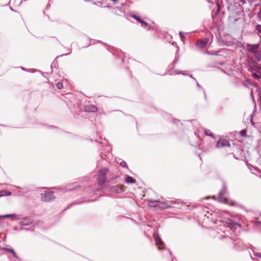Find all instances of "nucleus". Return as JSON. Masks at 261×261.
Returning a JSON list of instances; mask_svg holds the SVG:
<instances>
[{
    "label": "nucleus",
    "mask_w": 261,
    "mask_h": 261,
    "mask_svg": "<svg viewBox=\"0 0 261 261\" xmlns=\"http://www.w3.org/2000/svg\"><path fill=\"white\" fill-rule=\"evenodd\" d=\"M107 168H103L100 170L98 173V184L102 185L106 180V174L108 172Z\"/></svg>",
    "instance_id": "f257e3e1"
},
{
    "label": "nucleus",
    "mask_w": 261,
    "mask_h": 261,
    "mask_svg": "<svg viewBox=\"0 0 261 261\" xmlns=\"http://www.w3.org/2000/svg\"><path fill=\"white\" fill-rule=\"evenodd\" d=\"M41 199L43 202H49L55 198L53 191H45L40 194Z\"/></svg>",
    "instance_id": "f03ea898"
},
{
    "label": "nucleus",
    "mask_w": 261,
    "mask_h": 261,
    "mask_svg": "<svg viewBox=\"0 0 261 261\" xmlns=\"http://www.w3.org/2000/svg\"><path fill=\"white\" fill-rule=\"evenodd\" d=\"M259 44H251L247 43L246 45V48L247 51L251 53H255L256 51L259 50Z\"/></svg>",
    "instance_id": "7ed1b4c3"
},
{
    "label": "nucleus",
    "mask_w": 261,
    "mask_h": 261,
    "mask_svg": "<svg viewBox=\"0 0 261 261\" xmlns=\"http://www.w3.org/2000/svg\"><path fill=\"white\" fill-rule=\"evenodd\" d=\"M230 146L229 141L225 138H220L217 143V147H229Z\"/></svg>",
    "instance_id": "20e7f679"
},
{
    "label": "nucleus",
    "mask_w": 261,
    "mask_h": 261,
    "mask_svg": "<svg viewBox=\"0 0 261 261\" xmlns=\"http://www.w3.org/2000/svg\"><path fill=\"white\" fill-rule=\"evenodd\" d=\"M208 42V39L205 38L203 40H198L196 44L198 47L202 48L207 44Z\"/></svg>",
    "instance_id": "39448f33"
},
{
    "label": "nucleus",
    "mask_w": 261,
    "mask_h": 261,
    "mask_svg": "<svg viewBox=\"0 0 261 261\" xmlns=\"http://www.w3.org/2000/svg\"><path fill=\"white\" fill-rule=\"evenodd\" d=\"M32 223L31 219L28 218H24L19 222V224L21 225H29Z\"/></svg>",
    "instance_id": "423d86ee"
},
{
    "label": "nucleus",
    "mask_w": 261,
    "mask_h": 261,
    "mask_svg": "<svg viewBox=\"0 0 261 261\" xmlns=\"http://www.w3.org/2000/svg\"><path fill=\"white\" fill-rule=\"evenodd\" d=\"M154 240H155L156 245L159 246V248L160 249H161V248L160 246L163 245V241H162L160 237L158 235L154 234Z\"/></svg>",
    "instance_id": "0eeeda50"
},
{
    "label": "nucleus",
    "mask_w": 261,
    "mask_h": 261,
    "mask_svg": "<svg viewBox=\"0 0 261 261\" xmlns=\"http://www.w3.org/2000/svg\"><path fill=\"white\" fill-rule=\"evenodd\" d=\"M253 55L255 60L259 62L261 60V49L256 51L255 53H253Z\"/></svg>",
    "instance_id": "6e6552de"
},
{
    "label": "nucleus",
    "mask_w": 261,
    "mask_h": 261,
    "mask_svg": "<svg viewBox=\"0 0 261 261\" xmlns=\"http://www.w3.org/2000/svg\"><path fill=\"white\" fill-rule=\"evenodd\" d=\"M132 17L138 21L140 23L144 24L145 27L147 25V23L142 20L139 16H136V15H133Z\"/></svg>",
    "instance_id": "1a4fd4ad"
},
{
    "label": "nucleus",
    "mask_w": 261,
    "mask_h": 261,
    "mask_svg": "<svg viewBox=\"0 0 261 261\" xmlns=\"http://www.w3.org/2000/svg\"><path fill=\"white\" fill-rule=\"evenodd\" d=\"M235 225H237V226H239V227H241V226H242V225H241V224H240V223H237V222H233V221H231V222H230V223H229V224L228 225V226L230 229H232V228L234 227V226Z\"/></svg>",
    "instance_id": "9d476101"
},
{
    "label": "nucleus",
    "mask_w": 261,
    "mask_h": 261,
    "mask_svg": "<svg viewBox=\"0 0 261 261\" xmlns=\"http://www.w3.org/2000/svg\"><path fill=\"white\" fill-rule=\"evenodd\" d=\"M125 181L127 183L134 184L136 182V180L130 176H127L125 179Z\"/></svg>",
    "instance_id": "9b49d317"
},
{
    "label": "nucleus",
    "mask_w": 261,
    "mask_h": 261,
    "mask_svg": "<svg viewBox=\"0 0 261 261\" xmlns=\"http://www.w3.org/2000/svg\"><path fill=\"white\" fill-rule=\"evenodd\" d=\"M5 249H6V250H7V251H9V252H10L11 253H12L13 256L14 257H15V258L17 257L16 254V253H15V251H14V250L13 249H9V248H6Z\"/></svg>",
    "instance_id": "f8f14e48"
},
{
    "label": "nucleus",
    "mask_w": 261,
    "mask_h": 261,
    "mask_svg": "<svg viewBox=\"0 0 261 261\" xmlns=\"http://www.w3.org/2000/svg\"><path fill=\"white\" fill-rule=\"evenodd\" d=\"M88 108V110L91 112H95L97 110V108L93 106H89Z\"/></svg>",
    "instance_id": "ddd939ff"
},
{
    "label": "nucleus",
    "mask_w": 261,
    "mask_h": 261,
    "mask_svg": "<svg viewBox=\"0 0 261 261\" xmlns=\"http://www.w3.org/2000/svg\"><path fill=\"white\" fill-rule=\"evenodd\" d=\"M256 30L258 31L259 33L260 34V35H259V37H261V25H257L256 27Z\"/></svg>",
    "instance_id": "4468645a"
},
{
    "label": "nucleus",
    "mask_w": 261,
    "mask_h": 261,
    "mask_svg": "<svg viewBox=\"0 0 261 261\" xmlns=\"http://www.w3.org/2000/svg\"><path fill=\"white\" fill-rule=\"evenodd\" d=\"M254 68H253V70H254L256 72H259L260 70V68L257 66V63H254Z\"/></svg>",
    "instance_id": "2eb2a0df"
},
{
    "label": "nucleus",
    "mask_w": 261,
    "mask_h": 261,
    "mask_svg": "<svg viewBox=\"0 0 261 261\" xmlns=\"http://www.w3.org/2000/svg\"><path fill=\"white\" fill-rule=\"evenodd\" d=\"M252 76L255 79H258L260 76V75H258L257 73H252Z\"/></svg>",
    "instance_id": "dca6fc26"
},
{
    "label": "nucleus",
    "mask_w": 261,
    "mask_h": 261,
    "mask_svg": "<svg viewBox=\"0 0 261 261\" xmlns=\"http://www.w3.org/2000/svg\"><path fill=\"white\" fill-rule=\"evenodd\" d=\"M205 134L207 136H213V133L210 130H205Z\"/></svg>",
    "instance_id": "f3484780"
},
{
    "label": "nucleus",
    "mask_w": 261,
    "mask_h": 261,
    "mask_svg": "<svg viewBox=\"0 0 261 261\" xmlns=\"http://www.w3.org/2000/svg\"><path fill=\"white\" fill-rule=\"evenodd\" d=\"M57 86V87L59 89H62V88L63 87V84L62 83H60V82H59L56 85Z\"/></svg>",
    "instance_id": "a211bd4d"
},
{
    "label": "nucleus",
    "mask_w": 261,
    "mask_h": 261,
    "mask_svg": "<svg viewBox=\"0 0 261 261\" xmlns=\"http://www.w3.org/2000/svg\"><path fill=\"white\" fill-rule=\"evenodd\" d=\"M240 134L241 136L244 137L246 135V131L245 130H242L240 132Z\"/></svg>",
    "instance_id": "6ab92c4d"
},
{
    "label": "nucleus",
    "mask_w": 261,
    "mask_h": 261,
    "mask_svg": "<svg viewBox=\"0 0 261 261\" xmlns=\"http://www.w3.org/2000/svg\"><path fill=\"white\" fill-rule=\"evenodd\" d=\"M12 216H13V215H4V216H0V217L8 218V217H10Z\"/></svg>",
    "instance_id": "aec40b11"
},
{
    "label": "nucleus",
    "mask_w": 261,
    "mask_h": 261,
    "mask_svg": "<svg viewBox=\"0 0 261 261\" xmlns=\"http://www.w3.org/2000/svg\"><path fill=\"white\" fill-rule=\"evenodd\" d=\"M120 165L122 166V167H126V164L125 162L123 161V162H121L120 163Z\"/></svg>",
    "instance_id": "412c9836"
},
{
    "label": "nucleus",
    "mask_w": 261,
    "mask_h": 261,
    "mask_svg": "<svg viewBox=\"0 0 261 261\" xmlns=\"http://www.w3.org/2000/svg\"><path fill=\"white\" fill-rule=\"evenodd\" d=\"M5 193H6L5 191H0V197L5 195V194H4Z\"/></svg>",
    "instance_id": "4be33fe9"
},
{
    "label": "nucleus",
    "mask_w": 261,
    "mask_h": 261,
    "mask_svg": "<svg viewBox=\"0 0 261 261\" xmlns=\"http://www.w3.org/2000/svg\"><path fill=\"white\" fill-rule=\"evenodd\" d=\"M5 195L9 196L11 195V192L10 191H6V193H5Z\"/></svg>",
    "instance_id": "5701e85b"
},
{
    "label": "nucleus",
    "mask_w": 261,
    "mask_h": 261,
    "mask_svg": "<svg viewBox=\"0 0 261 261\" xmlns=\"http://www.w3.org/2000/svg\"><path fill=\"white\" fill-rule=\"evenodd\" d=\"M257 16L258 18H259L261 19V9H260L259 12L257 14Z\"/></svg>",
    "instance_id": "b1692460"
},
{
    "label": "nucleus",
    "mask_w": 261,
    "mask_h": 261,
    "mask_svg": "<svg viewBox=\"0 0 261 261\" xmlns=\"http://www.w3.org/2000/svg\"><path fill=\"white\" fill-rule=\"evenodd\" d=\"M224 193V191H221L220 193V194L222 195Z\"/></svg>",
    "instance_id": "393cba45"
},
{
    "label": "nucleus",
    "mask_w": 261,
    "mask_h": 261,
    "mask_svg": "<svg viewBox=\"0 0 261 261\" xmlns=\"http://www.w3.org/2000/svg\"><path fill=\"white\" fill-rule=\"evenodd\" d=\"M112 1H113V2L115 3L117 1V0H111Z\"/></svg>",
    "instance_id": "a878e982"
},
{
    "label": "nucleus",
    "mask_w": 261,
    "mask_h": 261,
    "mask_svg": "<svg viewBox=\"0 0 261 261\" xmlns=\"http://www.w3.org/2000/svg\"><path fill=\"white\" fill-rule=\"evenodd\" d=\"M259 100H260V103H261V96H260V97H259Z\"/></svg>",
    "instance_id": "bb28decb"
},
{
    "label": "nucleus",
    "mask_w": 261,
    "mask_h": 261,
    "mask_svg": "<svg viewBox=\"0 0 261 261\" xmlns=\"http://www.w3.org/2000/svg\"><path fill=\"white\" fill-rule=\"evenodd\" d=\"M258 257L261 258V254H260L259 255H258Z\"/></svg>",
    "instance_id": "cd10ccee"
},
{
    "label": "nucleus",
    "mask_w": 261,
    "mask_h": 261,
    "mask_svg": "<svg viewBox=\"0 0 261 261\" xmlns=\"http://www.w3.org/2000/svg\"><path fill=\"white\" fill-rule=\"evenodd\" d=\"M113 188L116 189L117 187H113Z\"/></svg>",
    "instance_id": "c85d7f7f"
},
{
    "label": "nucleus",
    "mask_w": 261,
    "mask_h": 261,
    "mask_svg": "<svg viewBox=\"0 0 261 261\" xmlns=\"http://www.w3.org/2000/svg\"><path fill=\"white\" fill-rule=\"evenodd\" d=\"M180 35L181 36V32H180Z\"/></svg>",
    "instance_id": "c756f323"
},
{
    "label": "nucleus",
    "mask_w": 261,
    "mask_h": 261,
    "mask_svg": "<svg viewBox=\"0 0 261 261\" xmlns=\"http://www.w3.org/2000/svg\"><path fill=\"white\" fill-rule=\"evenodd\" d=\"M260 41H261V37H260Z\"/></svg>",
    "instance_id": "7c9ffc66"
}]
</instances>
